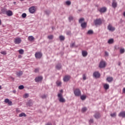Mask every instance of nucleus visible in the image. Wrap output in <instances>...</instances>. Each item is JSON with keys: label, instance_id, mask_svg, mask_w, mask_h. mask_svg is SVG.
<instances>
[{"label": "nucleus", "instance_id": "nucleus-1", "mask_svg": "<svg viewBox=\"0 0 125 125\" xmlns=\"http://www.w3.org/2000/svg\"><path fill=\"white\" fill-rule=\"evenodd\" d=\"M58 97L59 98L60 102H61L62 103H64L66 102L65 99L63 98V94L62 93H59L58 94Z\"/></svg>", "mask_w": 125, "mask_h": 125}, {"label": "nucleus", "instance_id": "nucleus-2", "mask_svg": "<svg viewBox=\"0 0 125 125\" xmlns=\"http://www.w3.org/2000/svg\"><path fill=\"white\" fill-rule=\"evenodd\" d=\"M35 56L37 59H41L42 57V54L40 52H38L35 53Z\"/></svg>", "mask_w": 125, "mask_h": 125}, {"label": "nucleus", "instance_id": "nucleus-3", "mask_svg": "<svg viewBox=\"0 0 125 125\" xmlns=\"http://www.w3.org/2000/svg\"><path fill=\"white\" fill-rule=\"evenodd\" d=\"M94 22L96 26H97V25H101V24H102V20H101V19H96L94 21Z\"/></svg>", "mask_w": 125, "mask_h": 125}, {"label": "nucleus", "instance_id": "nucleus-4", "mask_svg": "<svg viewBox=\"0 0 125 125\" xmlns=\"http://www.w3.org/2000/svg\"><path fill=\"white\" fill-rule=\"evenodd\" d=\"M29 11L30 13H31L32 14L35 13L36 12V7L35 6H31L29 8Z\"/></svg>", "mask_w": 125, "mask_h": 125}, {"label": "nucleus", "instance_id": "nucleus-5", "mask_svg": "<svg viewBox=\"0 0 125 125\" xmlns=\"http://www.w3.org/2000/svg\"><path fill=\"white\" fill-rule=\"evenodd\" d=\"M74 92L75 96H80L81 95V90L80 89H76Z\"/></svg>", "mask_w": 125, "mask_h": 125}, {"label": "nucleus", "instance_id": "nucleus-6", "mask_svg": "<svg viewBox=\"0 0 125 125\" xmlns=\"http://www.w3.org/2000/svg\"><path fill=\"white\" fill-rule=\"evenodd\" d=\"M99 67V68H105L106 67V62L103 61H101Z\"/></svg>", "mask_w": 125, "mask_h": 125}, {"label": "nucleus", "instance_id": "nucleus-7", "mask_svg": "<svg viewBox=\"0 0 125 125\" xmlns=\"http://www.w3.org/2000/svg\"><path fill=\"white\" fill-rule=\"evenodd\" d=\"M22 41L21 40V38H16L14 40V43L16 44H19L20 43H21V42Z\"/></svg>", "mask_w": 125, "mask_h": 125}, {"label": "nucleus", "instance_id": "nucleus-8", "mask_svg": "<svg viewBox=\"0 0 125 125\" xmlns=\"http://www.w3.org/2000/svg\"><path fill=\"white\" fill-rule=\"evenodd\" d=\"M107 29L109 30V31H111V32H113L116 30V28L114 27H113L111 24L108 25Z\"/></svg>", "mask_w": 125, "mask_h": 125}, {"label": "nucleus", "instance_id": "nucleus-9", "mask_svg": "<svg viewBox=\"0 0 125 125\" xmlns=\"http://www.w3.org/2000/svg\"><path fill=\"white\" fill-rule=\"evenodd\" d=\"M99 11L101 13H104L106 12V11H107V8H106V7H104L101 8L100 9H99Z\"/></svg>", "mask_w": 125, "mask_h": 125}, {"label": "nucleus", "instance_id": "nucleus-10", "mask_svg": "<svg viewBox=\"0 0 125 125\" xmlns=\"http://www.w3.org/2000/svg\"><path fill=\"white\" fill-rule=\"evenodd\" d=\"M93 75L95 78H99L100 77V73L98 71H96L94 72Z\"/></svg>", "mask_w": 125, "mask_h": 125}, {"label": "nucleus", "instance_id": "nucleus-11", "mask_svg": "<svg viewBox=\"0 0 125 125\" xmlns=\"http://www.w3.org/2000/svg\"><path fill=\"white\" fill-rule=\"evenodd\" d=\"M35 80L36 83H38L39 82H41V81H42V77L39 76V77H36Z\"/></svg>", "mask_w": 125, "mask_h": 125}, {"label": "nucleus", "instance_id": "nucleus-12", "mask_svg": "<svg viewBox=\"0 0 125 125\" xmlns=\"http://www.w3.org/2000/svg\"><path fill=\"white\" fill-rule=\"evenodd\" d=\"M6 14L7 16H12V15H13V13L11 10H8L6 12Z\"/></svg>", "mask_w": 125, "mask_h": 125}, {"label": "nucleus", "instance_id": "nucleus-13", "mask_svg": "<svg viewBox=\"0 0 125 125\" xmlns=\"http://www.w3.org/2000/svg\"><path fill=\"white\" fill-rule=\"evenodd\" d=\"M71 79V77L69 75H66L63 78V81L64 82H68Z\"/></svg>", "mask_w": 125, "mask_h": 125}, {"label": "nucleus", "instance_id": "nucleus-14", "mask_svg": "<svg viewBox=\"0 0 125 125\" xmlns=\"http://www.w3.org/2000/svg\"><path fill=\"white\" fill-rule=\"evenodd\" d=\"M119 117H121L122 118H125V111H121L119 114Z\"/></svg>", "mask_w": 125, "mask_h": 125}, {"label": "nucleus", "instance_id": "nucleus-15", "mask_svg": "<svg viewBox=\"0 0 125 125\" xmlns=\"http://www.w3.org/2000/svg\"><path fill=\"white\" fill-rule=\"evenodd\" d=\"M94 117V118H95V119H99L101 117V115H100V113H99V112H97L95 114Z\"/></svg>", "mask_w": 125, "mask_h": 125}, {"label": "nucleus", "instance_id": "nucleus-16", "mask_svg": "<svg viewBox=\"0 0 125 125\" xmlns=\"http://www.w3.org/2000/svg\"><path fill=\"white\" fill-rule=\"evenodd\" d=\"M113 77H108L106 78V81L108 83H112V82H113Z\"/></svg>", "mask_w": 125, "mask_h": 125}, {"label": "nucleus", "instance_id": "nucleus-17", "mask_svg": "<svg viewBox=\"0 0 125 125\" xmlns=\"http://www.w3.org/2000/svg\"><path fill=\"white\" fill-rule=\"evenodd\" d=\"M16 75L18 77H20L23 75V72L22 71H19L16 72Z\"/></svg>", "mask_w": 125, "mask_h": 125}, {"label": "nucleus", "instance_id": "nucleus-18", "mask_svg": "<svg viewBox=\"0 0 125 125\" xmlns=\"http://www.w3.org/2000/svg\"><path fill=\"white\" fill-rule=\"evenodd\" d=\"M87 25V23L86 22H83L81 23V27L83 28L84 29L86 28V26Z\"/></svg>", "mask_w": 125, "mask_h": 125}, {"label": "nucleus", "instance_id": "nucleus-19", "mask_svg": "<svg viewBox=\"0 0 125 125\" xmlns=\"http://www.w3.org/2000/svg\"><path fill=\"white\" fill-rule=\"evenodd\" d=\"M112 5L113 8H116V7H117V6H118V4L117 3V2L113 1L112 4Z\"/></svg>", "mask_w": 125, "mask_h": 125}, {"label": "nucleus", "instance_id": "nucleus-20", "mask_svg": "<svg viewBox=\"0 0 125 125\" xmlns=\"http://www.w3.org/2000/svg\"><path fill=\"white\" fill-rule=\"evenodd\" d=\"M28 40L29 41V42H33V41L35 40V38H34L32 36H29Z\"/></svg>", "mask_w": 125, "mask_h": 125}, {"label": "nucleus", "instance_id": "nucleus-21", "mask_svg": "<svg viewBox=\"0 0 125 125\" xmlns=\"http://www.w3.org/2000/svg\"><path fill=\"white\" fill-rule=\"evenodd\" d=\"M82 55L83 57H85L87 56V52L85 51H82Z\"/></svg>", "mask_w": 125, "mask_h": 125}, {"label": "nucleus", "instance_id": "nucleus-22", "mask_svg": "<svg viewBox=\"0 0 125 125\" xmlns=\"http://www.w3.org/2000/svg\"><path fill=\"white\" fill-rule=\"evenodd\" d=\"M56 84L58 85V86H61V84H62V83L61 82V81L58 80L56 82Z\"/></svg>", "mask_w": 125, "mask_h": 125}, {"label": "nucleus", "instance_id": "nucleus-23", "mask_svg": "<svg viewBox=\"0 0 125 125\" xmlns=\"http://www.w3.org/2000/svg\"><path fill=\"white\" fill-rule=\"evenodd\" d=\"M109 84H104V87L106 90L109 89Z\"/></svg>", "mask_w": 125, "mask_h": 125}, {"label": "nucleus", "instance_id": "nucleus-24", "mask_svg": "<svg viewBox=\"0 0 125 125\" xmlns=\"http://www.w3.org/2000/svg\"><path fill=\"white\" fill-rule=\"evenodd\" d=\"M113 42H114V39H109L108 41V43L109 44H111V43H113Z\"/></svg>", "mask_w": 125, "mask_h": 125}, {"label": "nucleus", "instance_id": "nucleus-25", "mask_svg": "<svg viewBox=\"0 0 125 125\" xmlns=\"http://www.w3.org/2000/svg\"><path fill=\"white\" fill-rule=\"evenodd\" d=\"M32 105H33V103L31 101H29L28 102V103H27V106H32Z\"/></svg>", "mask_w": 125, "mask_h": 125}, {"label": "nucleus", "instance_id": "nucleus-26", "mask_svg": "<svg viewBox=\"0 0 125 125\" xmlns=\"http://www.w3.org/2000/svg\"><path fill=\"white\" fill-rule=\"evenodd\" d=\"M56 68L57 69V70H60V69H61V64H57L56 66Z\"/></svg>", "mask_w": 125, "mask_h": 125}, {"label": "nucleus", "instance_id": "nucleus-27", "mask_svg": "<svg viewBox=\"0 0 125 125\" xmlns=\"http://www.w3.org/2000/svg\"><path fill=\"white\" fill-rule=\"evenodd\" d=\"M125 48H121L120 49V52L121 53V54H123V53H125Z\"/></svg>", "mask_w": 125, "mask_h": 125}, {"label": "nucleus", "instance_id": "nucleus-28", "mask_svg": "<svg viewBox=\"0 0 125 125\" xmlns=\"http://www.w3.org/2000/svg\"><path fill=\"white\" fill-rule=\"evenodd\" d=\"M26 116H27V115L24 113H21L19 114V117H26Z\"/></svg>", "mask_w": 125, "mask_h": 125}, {"label": "nucleus", "instance_id": "nucleus-29", "mask_svg": "<svg viewBox=\"0 0 125 125\" xmlns=\"http://www.w3.org/2000/svg\"><path fill=\"white\" fill-rule=\"evenodd\" d=\"M19 53L20 54H24V50H23V49H20L19 50Z\"/></svg>", "mask_w": 125, "mask_h": 125}, {"label": "nucleus", "instance_id": "nucleus-30", "mask_svg": "<svg viewBox=\"0 0 125 125\" xmlns=\"http://www.w3.org/2000/svg\"><path fill=\"white\" fill-rule=\"evenodd\" d=\"M60 41H64V40H65V37L61 35V36H60Z\"/></svg>", "mask_w": 125, "mask_h": 125}, {"label": "nucleus", "instance_id": "nucleus-31", "mask_svg": "<svg viewBox=\"0 0 125 125\" xmlns=\"http://www.w3.org/2000/svg\"><path fill=\"white\" fill-rule=\"evenodd\" d=\"M86 98V96L82 95L81 96V99H82V100H85Z\"/></svg>", "mask_w": 125, "mask_h": 125}, {"label": "nucleus", "instance_id": "nucleus-32", "mask_svg": "<svg viewBox=\"0 0 125 125\" xmlns=\"http://www.w3.org/2000/svg\"><path fill=\"white\" fill-rule=\"evenodd\" d=\"M7 11V10H6V9H2L1 10V12H2L3 14H6Z\"/></svg>", "mask_w": 125, "mask_h": 125}, {"label": "nucleus", "instance_id": "nucleus-33", "mask_svg": "<svg viewBox=\"0 0 125 125\" xmlns=\"http://www.w3.org/2000/svg\"><path fill=\"white\" fill-rule=\"evenodd\" d=\"M46 97H47V95H46L44 94L41 96V98H42V99H45Z\"/></svg>", "mask_w": 125, "mask_h": 125}, {"label": "nucleus", "instance_id": "nucleus-34", "mask_svg": "<svg viewBox=\"0 0 125 125\" xmlns=\"http://www.w3.org/2000/svg\"><path fill=\"white\" fill-rule=\"evenodd\" d=\"M87 34H88V35H92V34H93V31H92V30H89L87 32Z\"/></svg>", "mask_w": 125, "mask_h": 125}, {"label": "nucleus", "instance_id": "nucleus-35", "mask_svg": "<svg viewBox=\"0 0 125 125\" xmlns=\"http://www.w3.org/2000/svg\"><path fill=\"white\" fill-rule=\"evenodd\" d=\"M1 54H2L3 55H6L7 53H6V51H3L0 52Z\"/></svg>", "mask_w": 125, "mask_h": 125}, {"label": "nucleus", "instance_id": "nucleus-36", "mask_svg": "<svg viewBox=\"0 0 125 125\" xmlns=\"http://www.w3.org/2000/svg\"><path fill=\"white\" fill-rule=\"evenodd\" d=\"M83 21H84V19L81 18L79 20V23H83Z\"/></svg>", "mask_w": 125, "mask_h": 125}, {"label": "nucleus", "instance_id": "nucleus-37", "mask_svg": "<svg viewBox=\"0 0 125 125\" xmlns=\"http://www.w3.org/2000/svg\"><path fill=\"white\" fill-rule=\"evenodd\" d=\"M53 38V35H49L48 36V39H49V40H52Z\"/></svg>", "mask_w": 125, "mask_h": 125}, {"label": "nucleus", "instance_id": "nucleus-38", "mask_svg": "<svg viewBox=\"0 0 125 125\" xmlns=\"http://www.w3.org/2000/svg\"><path fill=\"white\" fill-rule=\"evenodd\" d=\"M111 117H116V116H117V113H116V112L111 114H110Z\"/></svg>", "mask_w": 125, "mask_h": 125}, {"label": "nucleus", "instance_id": "nucleus-39", "mask_svg": "<svg viewBox=\"0 0 125 125\" xmlns=\"http://www.w3.org/2000/svg\"><path fill=\"white\" fill-rule=\"evenodd\" d=\"M24 86L23 85H21L19 86V89H23Z\"/></svg>", "mask_w": 125, "mask_h": 125}, {"label": "nucleus", "instance_id": "nucleus-40", "mask_svg": "<svg viewBox=\"0 0 125 125\" xmlns=\"http://www.w3.org/2000/svg\"><path fill=\"white\" fill-rule=\"evenodd\" d=\"M24 98H28L29 97V94H25L23 96Z\"/></svg>", "mask_w": 125, "mask_h": 125}, {"label": "nucleus", "instance_id": "nucleus-41", "mask_svg": "<svg viewBox=\"0 0 125 125\" xmlns=\"http://www.w3.org/2000/svg\"><path fill=\"white\" fill-rule=\"evenodd\" d=\"M21 16L22 18H25V17L27 16V14H26V13H23Z\"/></svg>", "mask_w": 125, "mask_h": 125}, {"label": "nucleus", "instance_id": "nucleus-42", "mask_svg": "<svg viewBox=\"0 0 125 125\" xmlns=\"http://www.w3.org/2000/svg\"><path fill=\"white\" fill-rule=\"evenodd\" d=\"M86 110H87V108H86V107H83L82 109V111L85 112V111H86Z\"/></svg>", "mask_w": 125, "mask_h": 125}, {"label": "nucleus", "instance_id": "nucleus-43", "mask_svg": "<svg viewBox=\"0 0 125 125\" xmlns=\"http://www.w3.org/2000/svg\"><path fill=\"white\" fill-rule=\"evenodd\" d=\"M66 4H67V5H70L71 1H66Z\"/></svg>", "mask_w": 125, "mask_h": 125}, {"label": "nucleus", "instance_id": "nucleus-44", "mask_svg": "<svg viewBox=\"0 0 125 125\" xmlns=\"http://www.w3.org/2000/svg\"><path fill=\"white\" fill-rule=\"evenodd\" d=\"M4 102H5V103H8V102H9V99H5Z\"/></svg>", "mask_w": 125, "mask_h": 125}, {"label": "nucleus", "instance_id": "nucleus-45", "mask_svg": "<svg viewBox=\"0 0 125 125\" xmlns=\"http://www.w3.org/2000/svg\"><path fill=\"white\" fill-rule=\"evenodd\" d=\"M39 68H36V69H35L34 72H35V73H39Z\"/></svg>", "mask_w": 125, "mask_h": 125}, {"label": "nucleus", "instance_id": "nucleus-46", "mask_svg": "<svg viewBox=\"0 0 125 125\" xmlns=\"http://www.w3.org/2000/svg\"><path fill=\"white\" fill-rule=\"evenodd\" d=\"M8 105H10V106H11V105H12V102L9 101V102H8Z\"/></svg>", "mask_w": 125, "mask_h": 125}, {"label": "nucleus", "instance_id": "nucleus-47", "mask_svg": "<svg viewBox=\"0 0 125 125\" xmlns=\"http://www.w3.org/2000/svg\"><path fill=\"white\" fill-rule=\"evenodd\" d=\"M83 80H86V77H85V74L83 75Z\"/></svg>", "mask_w": 125, "mask_h": 125}, {"label": "nucleus", "instance_id": "nucleus-48", "mask_svg": "<svg viewBox=\"0 0 125 125\" xmlns=\"http://www.w3.org/2000/svg\"><path fill=\"white\" fill-rule=\"evenodd\" d=\"M104 53H105V56H108V55H109V53H108V52H104Z\"/></svg>", "mask_w": 125, "mask_h": 125}, {"label": "nucleus", "instance_id": "nucleus-49", "mask_svg": "<svg viewBox=\"0 0 125 125\" xmlns=\"http://www.w3.org/2000/svg\"><path fill=\"white\" fill-rule=\"evenodd\" d=\"M89 123H90V124L93 123V119H90L89 120Z\"/></svg>", "mask_w": 125, "mask_h": 125}, {"label": "nucleus", "instance_id": "nucleus-50", "mask_svg": "<svg viewBox=\"0 0 125 125\" xmlns=\"http://www.w3.org/2000/svg\"><path fill=\"white\" fill-rule=\"evenodd\" d=\"M69 19L70 21H71V20H73V17H69Z\"/></svg>", "mask_w": 125, "mask_h": 125}, {"label": "nucleus", "instance_id": "nucleus-51", "mask_svg": "<svg viewBox=\"0 0 125 125\" xmlns=\"http://www.w3.org/2000/svg\"><path fill=\"white\" fill-rule=\"evenodd\" d=\"M74 45H75V43H73L70 45L71 47H73V46H74Z\"/></svg>", "mask_w": 125, "mask_h": 125}, {"label": "nucleus", "instance_id": "nucleus-52", "mask_svg": "<svg viewBox=\"0 0 125 125\" xmlns=\"http://www.w3.org/2000/svg\"><path fill=\"white\" fill-rule=\"evenodd\" d=\"M45 125H52V124H51L50 123H48Z\"/></svg>", "mask_w": 125, "mask_h": 125}, {"label": "nucleus", "instance_id": "nucleus-53", "mask_svg": "<svg viewBox=\"0 0 125 125\" xmlns=\"http://www.w3.org/2000/svg\"><path fill=\"white\" fill-rule=\"evenodd\" d=\"M123 93H125V88H124L123 89Z\"/></svg>", "mask_w": 125, "mask_h": 125}, {"label": "nucleus", "instance_id": "nucleus-54", "mask_svg": "<svg viewBox=\"0 0 125 125\" xmlns=\"http://www.w3.org/2000/svg\"><path fill=\"white\" fill-rule=\"evenodd\" d=\"M16 112H17V113H19V109L17 108L16 109Z\"/></svg>", "mask_w": 125, "mask_h": 125}, {"label": "nucleus", "instance_id": "nucleus-55", "mask_svg": "<svg viewBox=\"0 0 125 125\" xmlns=\"http://www.w3.org/2000/svg\"><path fill=\"white\" fill-rule=\"evenodd\" d=\"M60 92H61V93H63V90H61L60 91Z\"/></svg>", "mask_w": 125, "mask_h": 125}, {"label": "nucleus", "instance_id": "nucleus-56", "mask_svg": "<svg viewBox=\"0 0 125 125\" xmlns=\"http://www.w3.org/2000/svg\"><path fill=\"white\" fill-rule=\"evenodd\" d=\"M18 57H19V58H22V56L20 55H19Z\"/></svg>", "mask_w": 125, "mask_h": 125}, {"label": "nucleus", "instance_id": "nucleus-57", "mask_svg": "<svg viewBox=\"0 0 125 125\" xmlns=\"http://www.w3.org/2000/svg\"><path fill=\"white\" fill-rule=\"evenodd\" d=\"M13 93H16V90H14L13 91Z\"/></svg>", "mask_w": 125, "mask_h": 125}, {"label": "nucleus", "instance_id": "nucleus-58", "mask_svg": "<svg viewBox=\"0 0 125 125\" xmlns=\"http://www.w3.org/2000/svg\"><path fill=\"white\" fill-rule=\"evenodd\" d=\"M1 25V20L0 19V26Z\"/></svg>", "mask_w": 125, "mask_h": 125}, {"label": "nucleus", "instance_id": "nucleus-59", "mask_svg": "<svg viewBox=\"0 0 125 125\" xmlns=\"http://www.w3.org/2000/svg\"><path fill=\"white\" fill-rule=\"evenodd\" d=\"M123 15H124V16H125V12L124 13Z\"/></svg>", "mask_w": 125, "mask_h": 125}, {"label": "nucleus", "instance_id": "nucleus-60", "mask_svg": "<svg viewBox=\"0 0 125 125\" xmlns=\"http://www.w3.org/2000/svg\"><path fill=\"white\" fill-rule=\"evenodd\" d=\"M118 65L120 66L121 65V62H119Z\"/></svg>", "mask_w": 125, "mask_h": 125}, {"label": "nucleus", "instance_id": "nucleus-61", "mask_svg": "<svg viewBox=\"0 0 125 125\" xmlns=\"http://www.w3.org/2000/svg\"><path fill=\"white\" fill-rule=\"evenodd\" d=\"M0 89H1V86L0 85Z\"/></svg>", "mask_w": 125, "mask_h": 125}, {"label": "nucleus", "instance_id": "nucleus-62", "mask_svg": "<svg viewBox=\"0 0 125 125\" xmlns=\"http://www.w3.org/2000/svg\"><path fill=\"white\" fill-rule=\"evenodd\" d=\"M21 0V1H23V0Z\"/></svg>", "mask_w": 125, "mask_h": 125}]
</instances>
